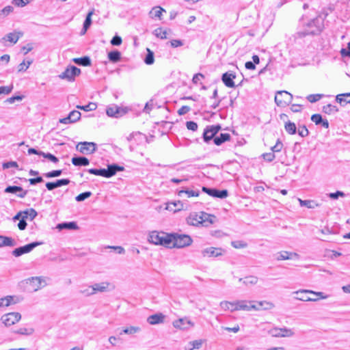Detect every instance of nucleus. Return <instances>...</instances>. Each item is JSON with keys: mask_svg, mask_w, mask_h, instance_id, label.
I'll return each instance as SVG.
<instances>
[{"mask_svg": "<svg viewBox=\"0 0 350 350\" xmlns=\"http://www.w3.org/2000/svg\"><path fill=\"white\" fill-rule=\"evenodd\" d=\"M253 303V304L256 305L257 307H259L260 310H271L275 307V305L270 301H255Z\"/></svg>", "mask_w": 350, "mask_h": 350, "instance_id": "obj_31", "label": "nucleus"}, {"mask_svg": "<svg viewBox=\"0 0 350 350\" xmlns=\"http://www.w3.org/2000/svg\"><path fill=\"white\" fill-rule=\"evenodd\" d=\"M239 281L245 286H252L257 284L258 278L256 276L249 275L243 278H239Z\"/></svg>", "mask_w": 350, "mask_h": 350, "instance_id": "obj_30", "label": "nucleus"}, {"mask_svg": "<svg viewBox=\"0 0 350 350\" xmlns=\"http://www.w3.org/2000/svg\"><path fill=\"white\" fill-rule=\"evenodd\" d=\"M23 217L24 218H29L30 220H33L37 215L38 213L36 211L32 208L27 209L25 211H23Z\"/></svg>", "mask_w": 350, "mask_h": 350, "instance_id": "obj_43", "label": "nucleus"}, {"mask_svg": "<svg viewBox=\"0 0 350 350\" xmlns=\"http://www.w3.org/2000/svg\"><path fill=\"white\" fill-rule=\"evenodd\" d=\"M323 111L327 114H332L338 112V109L335 105L328 104L323 107Z\"/></svg>", "mask_w": 350, "mask_h": 350, "instance_id": "obj_44", "label": "nucleus"}, {"mask_svg": "<svg viewBox=\"0 0 350 350\" xmlns=\"http://www.w3.org/2000/svg\"><path fill=\"white\" fill-rule=\"evenodd\" d=\"M81 113L77 110L70 111L68 116L66 118H61L59 122L65 124H72L80 120Z\"/></svg>", "mask_w": 350, "mask_h": 350, "instance_id": "obj_16", "label": "nucleus"}, {"mask_svg": "<svg viewBox=\"0 0 350 350\" xmlns=\"http://www.w3.org/2000/svg\"><path fill=\"white\" fill-rule=\"evenodd\" d=\"M269 333L273 337H291L294 335V332L287 327H274L269 331Z\"/></svg>", "mask_w": 350, "mask_h": 350, "instance_id": "obj_14", "label": "nucleus"}, {"mask_svg": "<svg viewBox=\"0 0 350 350\" xmlns=\"http://www.w3.org/2000/svg\"><path fill=\"white\" fill-rule=\"evenodd\" d=\"M124 170V167L118 164H111L107 166V169H95L91 168L88 172L94 175L101 176L105 178H111L114 176L118 172H122Z\"/></svg>", "mask_w": 350, "mask_h": 350, "instance_id": "obj_3", "label": "nucleus"}, {"mask_svg": "<svg viewBox=\"0 0 350 350\" xmlns=\"http://www.w3.org/2000/svg\"><path fill=\"white\" fill-rule=\"evenodd\" d=\"M202 345V340H196L193 341H191L189 343V345L190 347L188 348V350H193L195 349H200Z\"/></svg>", "mask_w": 350, "mask_h": 350, "instance_id": "obj_54", "label": "nucleus"}, {"mask_svg": "<svg viewBox=\"0 0 350 350\" xmlns=\"http://www.w3.org/2000/svg\"><path fill=\"white\" fill-rule=\"evenodd\" d=\"M187 224L191 226H197L199 224H203V217L201 216V213H192L187 219Z\"/></svg>", "mask_w": 350, "mask_h": 350, "instance_id": "obj_20", "label": "nucleus"}, {"mask_svg": "<svg viewBox=\"0 0 350 350\" xmlns=\"http://www.w3.org/2000/svg\"><path fill=\"white\" fill-rule=\"evenodd\" d=\"M284 129L285 131L290 135H294L296 133L297 131L295 124L289 120L285 122Z\"/></svg>", "mask_w": 350, "mask_h": 350, "instance_id": "obj_40", "label": "nucleus"}, {"mask_svg": "<svg viewBox=\"0 0 350 350\" xmlns=\"http://www.w3.org/2000/svg\"><path fill=\"white\" fill-rule=\"evenodd\" d=\"M322 116L321 114L315 113L311 117V120L314 122L317 125H319L322 122Z\"/></svg>", "mask_w": 350, "mask_h": 350, "instance_id": "obj_62", "label": "nucleus"}, {"mask_svg": "<svg viewBox=\"0 0 350 350\" xmlns=\"http://www.w3.org/2000/svg\"><path fill=\"white\" fill-rule=\"evenodd\" d=\"M183 194H186L187 198L198 197L200 195V191L198 190L194 191L189 189H182L178 192V196L180 198H182Z\"/></svg>", "mask_w": 350, "mask_h": 350, "instance_id": "obj_38", "label": "nucleus"}, {"mask_svg": "<svg viewBox=\"0 0 350 350\" xmlns=\"http://www.w3.org/2000/svg\"><path fill=\"white\" fill-rule=\"evenodd\" d=\"M254 301L247 300H238L233 302L223 301L220 302V307L222 310L226 311L230 310V312H234L237 310L251 311V310H260L259 307L253 304Z\"/></svg>", "mask_w": 350, "mask_h": 350, "instance_id": "obj_2", "label": "nucleus"}, {"mask_svg": "<svg viewBox=\"0 0 350 350\" xmlns=\"http://www.w3.org/2000/svg\"><path fill=\"white\" fill-rule=\"evenodd\" d=\"M323 95L321 94H310L306 97V98L310 103H313L319 100L321 98H323Z\"/></svg>", "mask_w": 350, "mask_h": 350, "instance_id": "obj_56", "label": "nucleus"}, {"mask_svg": "<svg viewBox=\"0 0 350 350\" xmlns=\"http://www.w3.org/2000/svg\"><path fill=\"white\" fill-rule=\"evenodd\" d=\"M80 293L85 296H90L92 295L94 293V290L92 287V286H88L87 288H83L80 290Z\"/></svg>", "mask_w": 350, "mask_h": 350, "instance_id": "obj_58", "label": "nucleus"}, {"mask_svg": "<svg viewBox=\"0 0 350 350\" xmlns=\"http://www.w3.org/2000/svg\"><path fill=\"white\" fill-rule=\"evenodd\" d=\"M162 242L161 243V245H163L167 247H174V235L173 234H167L165 233V234H162Z\"/></svg>", "mask_w": 350, "mask_h": 350, "instance_id": "obj_24", "label": "nucleus"}, {"mask_svg": "<svg viewBox=\"0 0 350 350\" xmlns=\"http://www.w3.org/2000/svg\"><path fill=\"white\" fill-rule=\"evenodd\" d=\"M276 259L278 260H284L293 259L294 257L298 258L299 255L295 252H290L288 251H282L278 253Z\"/></svg>", "mask_w": 350, "mask_h": 350, "instance_id": "obj_25", "label": "nucleus"}, {"mask_svg": "<svg viewBox=\"0 0 350 350\" xmlns=\"http://www.w3.org/2000/svg\"><path fill=\"white\" fill-rule=\"evenodd\" d=\"M294 293L297 294V295L298 294H303V293L313 294V295H315L319 297L317 298V299H319H319H327L329 297V295H325L323 292H315V291H313L312 290H299V291H297L294 292Z\"/></svg>", "mask_w": 350, "mask_h": 350, "instance_id": "obj_27", "label": "nucleus"}, {"mask_svg": "<svg viewBox=\"0 0 350 350\" xmlns=\"http://www.w3.org/2000/svg\"><path fill=\"white\" fill-rule=\"evenodd\" d=\"M154 35L162 40L167 38V31L166 30L163 29L161 27H158L155 29L153 31Z\"/></svg>", "mask_w": 350, "mask_h": 350, "instance_id": "obj_46", "label": "nucleus"}, {"mask_svg": "<svg viewBox=\"0 0 350 350\" xmlns=\"http://www.w3.org/2000/svg\"><path fill=\"white\" fill-rule=\"evenodd\" d=\"M221 250L216 247H208L202 251L203 256L217 257L221 255Z\"/></svg>", "mask_w": 350, "mask_h": 350, "instance_id": "obj_23", "label": "nucleus"}, {"mask_svg": "<svg viewBox=\"0 0 350 350\" xmlns=\"http://www.w3.org/2000/svg\"><path fill=\"white\" fill-rule=\"evenodd\" d=\"M57 228L59 230H62L64 229L77 230L79 228V227L76 222L70 221V222H63V223L58 224L57 226Z\"/></svg>", "mask_w": 350, "mask_h": 350, "instance_id": "obj_28", "label": "nucleus"}, {"mask_svg": "<svg viewBox=\"0 0 350 350\" xmlns=\"http://www.w3.org/2000/svg\"><path fill=\"white\" fill-rule=\"evenodd\" d=\"M92 287L94 290V293L96 292H104L107 290L108 287L107 283H96L92 285Z\"/></svg>", "mask_w": 350, "mask_h": 350, "instance_id": "obj_48", "label": "nucleus"}, {"mask_svg": "<svg viewBox=\"0 0 350 350\" xmlns=\"http://www.w3.org/2000/svg\"><path fill=\"white\" fill-rule=\"evenodd\" d=\"M147 52L148 53L144 59V62L147 65H151L154 63V53L149 49H147Z\"/></svg>", "mask_w": 350, "mask_h": 350, "instance_id": "obj_49", "label": "nucleus"}, {"mask_svg": "<svg viewBox=\"0 0 350 350\" xmlns=\"http://www.w3.org/2000/svg\"><path fill=\"white\" fill-rule=\"evenodd\" d=\"M41 244V242L36 241L27 244L24 246L17 247L12 251V255L14 256L15 257H18L24 254H27L31 252L36 247Z\"/></svg>", "mask_w": 350, "mask_h": 350, "instance_id": "obj_10", "label": "nucleus"}, {"mask_svg": "<svg viewBox=\"0 0 350 350\" xmlns=\"http://www.w3.org/2000/svg\"><path fill=\"white\" fill-rule=\"evenodd\" d=\"M298 134L301 137H306V136L308 135L309 131H308V129L306 128V126H302L299 127V129H298Z\"/></svg>", "mask_w": 350, "mask_h": 350, "instance_id": "obj_63", "label": "nucleus"}, {"mask_svg": "<svg viewBox=\"0 0 350 350\" xmlns=\"http://www.w3.org/2000/svg\"><path fill=\"white\" fill-rule=\"evenodd\" d=\"M336 100L338 103H339L341 105H345L347 103H350V92L338 94L336 96Z\"/></svg>", "mask_w": 350, "mask_h": 350, "instance_id": "obj_36", "label": "nucleus"}, {"mask_svg": "<svg viewBox=\"0 0 350 350\" xmlns=\"http://www.w3.org/2000/svg\"><path fill=\"white\" fill-rule=\"evenodd\" d=\"M163 12L165 10L160 6L154 7L150 12H149L150 17L152 18H158L159 19H161V15Z\"/></svg>", "mask_w": 350, "mask_h": 350, "instance_id": "obj_32", "label": "nucleus"}, {"mask_svg": "<svg viewBox=\"0 0 350 350\" xmlns=\"http://www.w3.org/2000/svg\"><path fill=\"white\" fill-rule=\"evenodd\" d=\"M27 283H29L31 286V288L33 291H37L46 285L44 278L39 276L28 278Z\"/></svg>", "mask_w": 350, "mask_h": 350, "instance_id": "obj_15", "label": "nucleus"}, {"mask_svg": "<svg viewBox=\"0 0 350 350\" xmlns=\"http://www.w3.org/2000/svg\"><path fill=\"white\" fill-rule=\"evenodd\" d=\"M172 325L176 329L181 330H188L194 326V323L192 322L188 317H185L173 321Z\"/></svg>", "mask_w": 350, "mask_h": 350, "instance_id": "obj_12", "label": "nucleus"}, {"mask_svg": "<svg viewBox=\"0 0 350 350\" xmlns=\"http://www.w3.org/2000/svg\"><path fill=\"white\" fill-rule=\"evenodd\" d=\"M40 156H42L44 158L49 159L50 161L54 163H57L59 162V159L49 152H42L40 153Z\"/></svg>", "mask_w": 350, "mask_h": 350, "instance_id": "obj_51", "label": "nucleus"}, {"mask_svg": "<svg viewBox=\"0 0 350 350\" xmlns=\"http://www.w3.org/2000/svg\"><path fill=\"white\" fill-rule=\"evenodd\" d=\"M33 332L34 329L32 327H20L14 330V333L21 335L29 336L31 335Z\"/></svg>", "mask_w": 350, "mask_h": 350, "instance_id": "obj_42", "label": "nucleus"}, {"mask_svg": "<svg viewBox=\"0 0 350 350\" xmlns=\"http://www.w3.org/2000/svg\"><path fill=\"white\" fill-rule=\"evenodd\" d=\"M221 126L217 125H211L207 126L203 133V139L206 143H208L211 139H214L216 137V134L220 131Z\"/></svg>", "mask_w": 350, "mask_h": 350, "instance_id": "obj_8", "label": "nucleus"}, {"mask_svg": "<svg viewBox=\"0 0 350 350\" xmlns=\"http://www.w3.org/2000/svg\"><path fill=\"white\" fill-rule=\"evenodd\" d=\"M293 100V95L285 90L278 91L275 96V103L279 107L288 105Z\"/></svg>", "mask_w": 350, "mask_h": 350, "instance_id": "obj_4", "label": "nucleus"}, {"mask_svg": "<svg viewBox=\"0 0 350 350\" xmlns=\"http://www.w3.org/2000/svg\"><path fill=\"white\" fill-rule=\"evenodd\" d=\"M14 10V8L11 5H7L0 10V19L5 18Z\"/></svg>", "mask_w": 350, "mask_h": 350, "instance_id": "obj_47", "label": "nucleus"}, {"mask_svg": "<svg viewBox=\"0 0 350 350\" xmlns=\"http://www.w3.org/2000/svg\"><path fill=\"white\" fill-rule=\"evenodd\" d=\"M23 36V33L20 31H14L13 32H10L6 34L4 37H3L1 40L2 43H4L5 41H8L10 43L14 44H16L18 40Z\"/></svg>", "mask_w": 350, "mask_h": 350, "instance_id": "obj_17", "label": "nucleus"}, {"mask_svg": "<svg viewBox=\"0 0 350 350\" xmlns=\"http://www.w3.org/2000/svg\"><path fill=\"white\" fill-rule=\"evenodd\" d=\"M201 216L203 217V224L202 225L207 226L208 224H213L215 219V217L213 215L207 214L204 212H201Z\"/></svg>", "mask_w": 350, "mask_h": 350, "instance_id": "obj_41", "label": "nucleus"}, {"mask_svg": "<svg viewBox=\"0 0 350 350\" xmlns=\"http://www.w3.org/2000/svg\"><path fill=\"white\" fill-rule=\"evenodd\" d=\"M174 247L182 248L190 245L192 243V239L187 234H178L174 233Z\"/></svg>", "mask_w": 350, "mask_h": 350, "instance_id": "obj_6", "label": "nucleus"}, {"mask_svg": "<svg viewBox=\"0 0 350 350\" xmlns=\"http://www.w3.org/2000/svg\"><path fill=\"white\" fill-rule=\"evenodd\" d=\"M122 42V38L118 35L114 36L110 41L113 46H120Z\"/></svg>", "mask_w": 350, "mask_h": 350, "instance_id": "obj_61", "label": "nucleus"}, {"mask_svg": "<svg viewBox=\"0 0 350 350\" xmlns=\"http://www.w3.org/2000/svg\"><path fill=\"white\" fill-rule=\"evenodd\" d=\"M72 163L75 166H87L90 161L85 157H74L72 158Z\"/></svg>", "mask_w": 350, "mask_h": 350, "instance_id": "obj_26", "label": "nucleus"}, {"mask_svg": "<svg viewBox=\"0 0 350 350\" xmlns=\"http://www.w3.org/2000/svg\"><path fill=\"white\" fill-rule=\"evenodd\" d=\"M108 59L110 62L116 63L121 59V53L117 50L112 51L108 53Z\"/></svg>", "mask_w": 350, "mask_h": 350, "instance_id": "obj_39", "label": "nucleus"}, {"mask_svg": "<svg viewBox=\"0 0 350 350\" xmlns=\"http://www.w3.org/2000/svg\"><path fill=\"white\" fill-rule=\"evenodd\" d=\"M4 192L7 193H14L16 194L18 197L24 198L27 196L28 191L27 190H24L20 186H8L5 189Z\"/></svg>", "mask_w": 350, "mask_h": 350, "instance_id": "obj_18", "label": "nucleus"}, {"mask_svg": "<svg viewBox=\"0 0 350 350\" xmlns=\"http://www.w3.org/2000/svg\"><path fill=\"white\" fill-rule=\"evenodd\" d=\"M13 299H14V297H12V296H6L5 297L1 298L0 299V307L10 306L12 304Z\"/></svg>", "mask_w": 350, "mask_h": 350, "instance_id": "obj_53", "label": "nucleus"}, {"mask_svg": "<svg viewBox=\"0 0 350 350\" xmlns=\"http://www.w3.org/2000/svg\"><path fill=\"white\" fill-rule=\"evenodd\" d=\"M230 139V135L229 133H221L219 136L214 138V144L217 146H220L224 142Z\"/></svg>", "mask_w": 350, "mask_h": 350, "instance_id": "obj_33", "label": "nucleus"}, {"mask_svg": "<svg viewBox=\"0 0 350 350\" xmlns=\"http://www.w3.org/2000/svg\"><path fill=\"white\" fill-rule=\"evenodd\" d=\"M298 201L301 206H306L308 208H314L316 207L319 206V204L317 203L315 201L312 200H301V198H298Z\"/></svg>", "mask_w": 350, "mask_h": 350, "instance_id": "obj_35", "label": "nucleus"}, {"mask_svg": "<svg viewBox=\"0 0 350 350\" xmlns=\"http://www.w3.org/2000/svg\"><path fill=\"white\" fill-rule=\"evenodd\" d=\"M321 14L312 18L304 15L299 20V29L295 33V38H302L308 36L319 35L324 28V19Z\"/></svg>", "mask_w": 350, "mask_h": 350, "instance_id": "obj_1", "label": "nucleus"}, {"mask_svg": "<svg viewBox=\"0 0 350 350\" xmlns=\"http://www.w3.org/2000/svg\"><path fill=\"white\" fill-rule=\"evenodd\" d=\"M283 148V144L280 139H278L276 144L271 147V150L273 153L275 152H279L282 150Z\"/></svg>", "mask_w": 350, "mask_h": 350, "instance_id": "obj_60", "label": "nucleus"}, {"mask_svg": "<svg viewBox=\"0 0 350 350\" xmlns=\"http://www.w3.org/2000/svg\"><path fill=\"white\" fill-rule=\"evenodd\" d=\"M81 74V70L75 66H68L59 77L62 79H66L72 82L75 77Z\"/></svg>", "mask_w": 350, "mask_h": 350, "instance_id": "obj_5", "label": "nucleus"}, {"mask_svg": "<svg viewBox=\"0 0 350 350\" xmlns=\"http://www.w3.org/2000/svg\"><path fill=\"white\" fill-rule=\"evenodd\" d=\"M32 59L27 60V62L23 61L18 66V72H21L26 71L27 68L29 67V66L32 64Z\"/></svg>", "mask_w": 350, "mask_h": 350, "instance_id": "obj_52", "label": "nucleus"}, {"mask_svg": "<svg viewBox=\"0 0 350 350\" xmlns=\"http://www.w3.org/2000/svg\"><path fill=\"white\" fill-rule=\"evenodd\" d=\"M162 234H165L163 232L152 231L149 234L148 241L154 245H161L162 242Z\"/></svg>", "mask_w": 350, "mask_h": 350, "instance_id": "obj_21", "label": "nucleus"}, {"mask_svg": "<svg viewBox=\"0 0 350 350\" xmlns=\"http://www.w3.org/2000/svg\"><path fill=\"white\" fill-rule=\"evenodd\" d=\"M165 315L162 313H157L149 316L147 322L150 325H157L163 323Z\"/></svg>", "mask_w": 350, "mask_h": 350, "instance_id": "obj_22", "label": "nucleus"}, {"mask_svg": "<svg viewBox=\"0 0 350 350\" xmlns=\"http://www.w3.org/2000/svg\"><path fill=\"white\" fill-rule=\"evenodd\" d=\"M127 112L128 110L126 108H122L116 105L109 106L106 109V113L108 116L116 118L123 116Z\"/></svg>", "mask_w": 350, "mask_h": 350, "instance_id": "obj_11", "label": "nucleus"}, {"mask_svg": "<svg viewBox=\"0 0 350 350\" xmlns=\"http://www.w3.org/2000/svg\"><path fill=\"white\" fill-rule=\"evenodd\" d=\"M231 245L233 247L237 249H241L247 247V243L242 241H232Z\"/></svg>", "mask_w": 350, "mask_h": 350, "instance_id": "obj_59", "label": "nucleus"}, {"mask_svg": "<svg viewBox=\"0 0 350 350\" xmlns=\"http://www.w3.org/2000/svg\"><path fill=\"white\" fill-rule=\"evenodd\" d=\"M21 319V314L19 312H10L3 314L1 320L5 326L8 327L16 323Z\"/></svg>", "mask_w": 350, "mask_h": 350, "instance_id": "obj_9", "label": "nucleus"}, {"mask_svg": "<svg viewBox=\"0 0 350 350\" xmlns=\"http://www.w3.org/2000/svg\"><path fill=\"white\" fill-rule=\"evenodd\" d=\"M15 241L11 237L0 235V247L3 246H14Z\"/></svg>", "mask_w": 350, "mask_h": 350, "instance_id": "obj_37", "label": "nucleus"}, {"mask_svg": "<svg viewBox=\"0 0 350 350\" xmlns=\"http://www.w3.org/2000/svg\"><path fill=\"white\" fill-rule=\"evenodd\" d=\"M62 174V170H53V171H51L49 172L45 173L44 174V176L46 178H53V177L59 176Z\"/></svg>", "mask_w": 350, "mask_h": 350, "instance_id": "obj_57", "label": "nucleus"}, {"mask_svg": "<svg viewBox=\"0 0 350 350\" xmlns=\"http://www.w3.org/2000/svg\"><path fill=\"white\" fill-rule=\"evenodd\" d=\"M94 10L92 9L87 14L86 18H85V19L84 21V23H83V29H82V31L81 32V35L85 34L86 33L87 30L88 29V28L90 27V25L92 24L91 17H92V16L94 14Z\"/></svg>", "mask_w": 350, "mask_h": 350, "instance_id": "obj_29", "label": "nucleus"}, {"mask_svg": "<svg viewBox=\"0 0 350 350\" xmlns=\"http://www.w3.org/2000/svg\"><path fill=\"white\" fill-rule=\"evenodd\" d=\"M91 196H92L91 191H85V192L81 193L79 194L77 196H76L75 200L77 202H82V201L85 200V199L88 198L89 197H90Z\"/></svg>", "mask_w": 350, "mask_h": 350, "instance_id": "obj_55", "label": "nucleus"}, {"mask_svg": "<svg viewBox=\"0 0 350 350\" xmlns=\"http://www.w3.org/2000/svg\"><path fill=\"white\" fill-rule=\"evenodd\" d=\"M77 149L82 154H91L97 149V145L94 142H83L77 145Z\"/></svg>", "mask_w": 350, "mask_h": 350, "instance_id": "obj_7", "label": "nucleus"}, {"mask_svg": "<svg viewBox=\"0 0 350 350\" xmlns=\"http://www.w3.org/2000/svg\"><path fill=\"white\" fill-rule=\"evenodd\" d=\"M139 327L131 326L129 327H126L122 329L120 334H134L140 331Z\"/></svg>", "mask_w": 350, "mask_h": 350, "instance_id": "obj_50", "label": "nucleus"}, {"mask_svg": "<svg viewBox=\"0 0 350 350\" xmlns=\"http://www.w3.org/2000/svg\"><path fill=\"white\" fill-rule=\"evenodd\" d=\"M76 107L85 111H91L97 108V105L95 103H90L86 105H77Z\"/></svg>", "mask_w": 350, "mask_h": 350, "instance_id": "obj_45", "label": "nucleus"}, {"mask_svg": "<svg viewBox=\"0 0 350 350\" xmlns=\"http://www.w3.org/2000/svg\"><path fill=\"white\" fill-rule=\"evenodd\" d=\"M236 78V75L233 72H226L221 76V81L224 85L228 88H234L235 84L234 79Z\"/></svg>", "mask_w": 350, "mask_h": 350, "instance_id": "obj_19", "label": "nucleus"}, {"mask_svg": "<svg viewBox=\"0 0 350 350\" xmlns=\"http://www.w3.org/2000/svg\"><path fill=\"white\" fill-rule=\"evenodd\" d=\"M202 191L211 197L220 199H224L228 196V191L226 189L218 190L215 188L202 187Z\"/></svg>", "mask_w": 350, "mask_h": 350, "instance_id": "obj_13", "label": "nucleus"}, {"mask_svg": "<svg viewBox=\"0 0 350 350\" xmlns=\"http://www.w3.org/2000/svg\"><path fill=\"white\" fill-rule=\"evenodd\" d=\"M73 62L76 64L83 66H89L91 65V59L88 56H83L81 57L74 58Z\"/></svg>", "mask_w": 350, "mask_h": 350, "instance_id": "obj_34", "label": "nucleus"}, {"mask_svg": "<svg viewBox=\"0 0 350 350\" xmlns=\"http://www.w3.org/2000/svg\"><path fill=\"white\" fill-rule=\"evenodd\" d=\"M169 43L170 44V46L173 48H177L184 44L183 42L181 40L177 39L172 40L169 42Z\"/></svg>", "mask_w": 350, "mask_h": 350, "instance_id": "obj_64", "label": "nucleus"}]
</instances>
